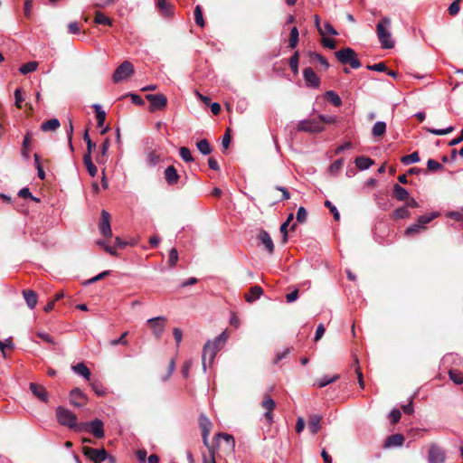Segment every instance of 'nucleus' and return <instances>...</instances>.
Returning a JSON list of instances; mask_svg holds the SVG:
<instances>
[{
	"label": "nucleus",
	"instance_id": "nucleus-1",
	"mask_svg": "<svg viewBox=\"0 0 463 463\" xmlns=\"http://www.w3.org/2000/svg\"><path fill=\"white\" fill-rule=\"evenodd\" d=\"M228 334L226 331L222 332L218 336H216L213 341H207L203 349V370L206 371V364L210 365L213 363L215 356L219 350L222 348L223 344L228 339Z\"/></svg>",
	"mask_w": 463,
	"mask_h": 463
},
{
	"label": "nucleus",
	"instance_id": "nucleus-2",
	"mask_svg": "<svg viewBox=\"0 0 463 463\" xmlns=\"http://www.w3.org/2000/svg\"><path fill=\"white\" fill-rule=\"evenodd\" d=\"M391 19L389 17H383L381 22L376 25V33L381 43V45L384 49H392L394 47V41L390 32Z\"/></svg>",
	"mask_w": 463,
	"mask_h": 463
},
{
	"label": "nucleus",
	"instance_id": "nucleus-3",
	"mask_svg": "<svg viewBox=\"0 0 463 463\" xmlns=\"http://www.w3.org/2000/svg\"><path fill=\"white\" fill-rule=\"evenodd\" d=\"M55 412L57 421L60 425L78 432L80 422H78V418L75 413L63 406H58Z\"/></svg>",
	"mask_w": 463,
	"mask_h": 463
},
{
	"label": "nucleus",
	"instance_id": "nucleus-4",
	"mask_svg": "<svg viewBox=\"0 0 463 463\" xmlns=\"http://www.w3.org/2000/svg\"><path fill=\"white\" fill-rule=\"evenodd\" d=\"M78 432H89L96 439H102L105 436L103 421L99 419H95L90 421L80 422Z\"/></svg>",
	"mask_w": 463,
	"mask_h": 463
},
{
	"label": "nucleus",
	"instance_id": "nucleus-5",
	"mask_svg": "<svg viewBox=\"0 0 463 463\" xmlns=\"http://www.w3.org/2000/svg\"><path fill=\"white\" fill-rule=\"evenodd\" d=\"M134 73L133 64L125 60L114 71L112 80L115 83L127 80Z\"/></svg>",
	"mask_w": 463,
	"mask_h": 463
},
{
	"label": "nucleus",
	"instance_id": "nucleus-6",
	"mask_svg": "<svg viewBox=\"0 0 463 463\" xmlns=\"http://www.w3.org/2000/svg\"><path fill=\"white\" fill-rule=\"evenodd\" d=\"M83 455L92 461L93 463H102L108 458V452L105 449H94L91 447H83L82 448Z\"/></svg>",
	"mask_w": 463,
	"mask_h": 463
},
{
	"label": "nucleus",
	"instance_id": "nucleus-7",
	"mask_svg": "<svg viewBox=\"0 0 463 463\" xmlns=\"http://www.w3.org/2000/svg\"><path fill=\"white\" fill-rule=\"evenodd\" d=\"M298 130L308 132V133H318L324 130V127L317 118L301 120L298 124Z\"/></svg>",
	"mask_w": 463,
	"mask_h": 463
},
{
	"label": "nucleus",
	"instance_id": "nucleus-8",
	"mask_svg": "<svg viewBox=\"0 0 463 463\" xmlns=\"http://www.w3.org/2000/svg\"><path fill=\"white\" fill-rule=\"evenodd\" d=\"M445 451L436 443H431L428 450V463H444Z\"/></svg>",
	"mask_w": 463,
	"mask_h": 463
},
{
	"label": "nucleus",
	"instance_id": "nucleus-9",
	"mask_svg": "<svg viewBox=\"0 0 463 463\" xmlns=\"http://www.w3.org/2000/svg\"><path fill=\"white\" fill-rule=\"evenodd\" d=\"M146 99L149 101V110H160L166 107L167 99L162 94H147L146 95Z\"/></svg>",
	"mask_w": 463,
	"mask_h": 463
},
{
	"label": "nucleus",
	"instance_id": "nucleus-10",
	"mask_svg": "<svg viewBox=\"0 0 463 463\" xmlns=\"http://www.w3.org/2000/svg\"><path fill=\"white\" fill-rule=\"evenodd\" d=\"M147 324L150 325V327L153 331L154 335L156 338H160L165 327V317H156L147 319Z\"/></svg>",
	"mask_w": 463,
	"mask_h": 463
},
{
	"label": "nucleus",
	"instance_id": "nucleus-11",
	"mask_svg": "<svg viewBox=\"0 0 463 463\" xmlns=\"http://www.w3.org/2000/svg\"><path fill=\"white\" fill-rule=\"evenodd\" d=\"M99 230L104 237H110L112 235L110 214L106 210L101 211Z\"/></svg>",
	"mask_w": 463,
	"mask_h": 463
},
{
	"label": "nucleus",
	"instance_id": "nucleus-12",
	"mask_svg": "<svg viewBox=\"0 0 463 463\" xmlns=\"http://www.w3.org/2000/svg\"><path fill=\"white\" fill-rule=\"evenodd\" d=\"M70 402L80 408L87 403V397L80 388H74L70 392Z\"/></svg>",
	"mask_w": 463,
	"mask_h": 463
},
{
	"label": "nucleus",
	"instance_id": "nucleus-13",
	"mask_svg": "<svg viewBox=\"0 0 463 463\" xmlns=\"http://www.w3.org/2000/svg\"><path fill=\"white\" fill-rule=\"evenodd\" d=\"M303 77L307 87L314 89L319 87L320 80L312 68H305L303 70Z\"/></svg>",
	"mask_w": 463,
	"mask_h": 463
},
{
	"label": "nucleus",
	"instance_id": "nucleus-14",
	"mask_svg": "<svg viewBox=\"0 0 463 463\" xmlns=\"http://www.w3.org/2000/svg\"><path fill=\"white\" fill-rule=\"evenodd\" d=\"M29 388H30L31 392H33V394L37 399H39L40 401H42L45 403L48 402L49 395H48V392L44 386L35 383H31Z\"/></svg>",
	"mask_w": 463,
	"mask_h": 463
},
{
	"label": "nucleus",
	"instance_id": "nucleus-15",
	"mask_svg": "<svg viewBox=\"0 0 463 463\" xmlns=\"http://www.w3.org/2000/svg\"><path fill=\"white\" fill-rule=\"evenodd\" d=\"M258 240L261 244L264 245L269 254L274 253L275 246L269 233L267 231L261 230L258 235Z\"/></svg>",
	"mask_w": 463,
	"mask_h": 463
},
{
	"label": "nucleus",
	"instance_id": "nucleus-16",
	"mask_svg": "<svg viewBox=\"0 0 463 463\" xmlns=\"http://www.w3.org/2000/svg\"><path fill=\"white\" fill-rule=\"evenodd\" d=\"M404 440H405V439L402 434H400V433L392 434L386 438L383 447L385 449L401 447V446H402Z\"/></svg>",
	"mask_w": 463,
	"mask_h": 463
},
{
	"label": "nucleus",
	"instance_id": "nucleus-17",
	"mask_svg": "<svg viewBox=\"0 0 463 463\" xmlns=\"http://www.w3.org/2000/svg\"><path fill=\"white\" fill-rule=\"evenodd\" d=\"M322 416L319 414H311L308 417L307 427L312 434H317L321 430Z\"/></svg>",
	"mask_w": 463,
	"mask_h": 463
},
{
	"label": "nucleus",
	"instance_id": "nucleus-18",
	"mask_svg": "<svg viewBox=\"0 0 463 463\" xmlns=\"http://www.w3.org/2000/svg\"><path fill=\"white\" fill-rule=\"evenodd\" d=\"M156 7L165 17H170L174 14L175 6L168 0H157Z\"/></svg>",
	"mask_w": 463,
	"mask_h": 463
},
{
	"label": "nucleus",
	"instance_id": "nucleus-19",
	"mask_svg": "<svg viewBox=\"0 0 463 463\" xmlns=\"http://www.w3.org/2000/svg\"><path fill=\"white\" fill-rule=\"evenodd\" d=\"M179 178H180V176H179L177 170L175 169V166L169 165L165 168V182L167 183V184H169V185L175 184L178 182Z\"/></svg>",
	"mask_w": 463,
	"mask_h": 463
},
{
	"label": "nucleus",
	"instance_id": "nucleus-20",
	"mask_svg": "<svg viewBox=\"0 0 463 463\" xmlns=\"http://www.w3.org/2000/svg\"><path fill=\"white\" fill-rule=\"evenodd\" d=\"M199 424H200V427L203 430V441H204V444H206L207 442V437L210 433V430H211V427H212V422L210 421V420L203 414H201L200 417H199Z\"/></svg>",
	"mask_w": 463,
	"mask_h": 463
},
{
	"label": "nucleus",
	"instance_id": "nucleus-21",
	"mask_svg": "<svg viewBox=\"0 0 463 463\" xmlns=\"http://www.w3.org/2000/svg\"><path fill=\"white\" fill-rule=\"evenodd\" d=\"M354 163L359 170L364 171L369 169L374 164V161L370 157L361 156L355 158Z\"/></svg>",
	"mask_w": 463,
	"mask_h": 463
},
{
	"label": "nucleus",
	"instance_id": "nucleus-22",
	"mask_svg": "<svg viewBox=\"0 0 463 463\" xmlns=\"http://www.w3.org/2000/svg\"><path fill=\"white\" fill-rule=\"evenodd\" d=\"M392 196L400 202L406 201L409 197V192L398 184L392 187Z\"/></svg>",
	"mask_w": 463,
	"mask_h": 463
},
{
	"label": "nucleus",
	"instance_id": "nucleus-23",
	"mask_svg": "<svg viewBox=\"0 0 463 463\" xmlns=\"http://www.w3.org/2000/svg\"><path fill=\"white\" fill-rule=\"evenodd\" d=\"M24 300L30 309H33L37 304V295L33 290L25 289L23 291Z\"/></svg>",
	"mask_w": 463,
	"mask_h": 463
},
{
	"label": "nucleus",
	"instance_id": "nucleus-24",
	"mask_svg": "<svg viewBox=\"0 0 463 463\" xmlns=\"http://www.w3.org/2000/svg\"><path fill=\"white\" fill-rule=\"evenodd\" d=\"M263 294V289L260 286H253L250 288L249 293L245 295V299L249 303H252Z\"/></svg>",
	"mask_w": 463,
	"mask_h": 463
},
{
	"label": "nucleus",
	"instance_id": "nucleus-25",
	"mask_svg": "<svg viewBox=\"0 0 463 463\" xmlns=\"http://www.w3.org/2000/svg\"><path fill=\"white\" fill-rule=\"evenodd\" d=\"M72 371L82 376L85 380H90V370L87 367V365L84 363H79L72 366Z\"/></svg>",
	"mask_w": 463,
	"mask_h": 463
},
{
	"label": "nucleus",
	"instance_id": "nucleus-26",
	"mask_svg": "<svg viewBox=\"0 0 463 463\" xmlns=\"http://www.w3.org/2000/svg\"><path fill=\"white\" fill-rule=\"evenodd\" d=\"M439 213L438 212H432L429 214H423V215H420L418 219H417V222L416 223H418L422 229H426V224H428L429 222H430L432 220H434L435 218H437L439 216Z\"/></svg>",
	"mask_w": 463,
	"mask_h": 463
},
{
	"label": "nucleus",
	"instance_id": "nucleus-27",
	"mask_svg": "<svg viewBox=\"0 0 463 463\" xmlns=\"http://www.w3.org/2000/svg\"><path fill=\"white\" fill-rule=\"evenodd\" d=\"M92 108L96 113L97 126L101 128L105 123L106 112L102 109V107L99 104H94L92 105Z\"/></svg>",
	"mask_w": 463,
	"mask_h": 463
},
{
	"label": "nucleus",
	"instance_id": "nucleus-28",
	"mask_svg": "<svg viewBox=\"0 0 463 463\" xmlns=\"http://www.w3.org/2000/svg\"><path fill=\"white\" fill-rule=\"evenodd\" d=\"M293 219H294V214L289 213L287 220L280 225L279 232L282 235V242L283 243L288 242V227Z\"/></svg>",
	"mask_w": 463,
	"mask_h": 463
},
{
	"label": "nucleus",
	"instance_id": "nucleus-29",
	"mask_svg": "<svg viewBox=\"0 0 463 463\" xmlns=\"http://www.w3.org/2000/svg\"><path fill=\"white\" fill-rule=\"evenodd\" d=\"M58 118H52L42 123L41 129L44 132L54 131L60 127Z\"/></svg>",
	"mask_w": 463,
	"mask_h": 463
},
{
	"label": "nucleus",
	"instance_id": "nucleus-30",
	"mask_svg": "<svg viewBox=\"0 0 463 463\" xmlns=\"http://www.w3.org/2000/svg\"><path fill=\"white\" fill-rule=\"evenodd\" d=\"M196 147L198 151L203 156L210 155L213 151V148L206 138L198 141L196 143Z\"/></svg>",
	"mask_w": 463,
	"mask_h": 463
},
{
	"label": "nucleus",
	"instance_id": "nucleus-31",
	"mask_svg": "<svg viewBox=\"0 0 463 463\" xmlns=\"http://www.w3.org/2000/svg\"><path fill=\"white\" fill-rule=\"evenodd\" d=\"M386 132V123L384 121H377L372 128V135L374 137H382Z\"/></svg>",
	"mask_w": 463,
	"mask_h": 463
},
{
	"label": "nucleus",
	"instance_id": "nucleus-32",
	"mask_svg": "<svg viewBox=\"0 0 463 463\" xmlns=\"http://www.w3.org/2000/svg\"><path fill=\"white\" fill-rule=\"evenodd\" d=\"M83 163L87 168L89 175L90 176L94 177L98 173V169H97L96 165L93 164V162L91 160V156H89L88 155H84L83 156Z\"/></svg>",
	"mask_w": 463,
	"mask_h": 463
},
{
	"label": "nucleus",
	"instance_id": "nucleus-33",
	"mask_svg": "<svg viewBox=\"0 0 463 463\" xmlns=\"http://www.w3.org/2000/svg\"><path fill=\"white\" fill-rule=\"evenodd\" d=\"M335 58H356V53L352 48L346 47L336 51Z\"/></svg>",
	"mask_w": 463,
	"mask_h": 463
},
{
	"label": "nucleus",
	"instance_id": "nucleus-34",
	"mask_svg": "<svg viewBox=\"0 0 463 463\" xmlns=\"http://www.w3.org/2000/svg\"><path fill=\"white\" fill-rule=\"evenodd\" d=\"M410 215H411V212L409 211V209L405 205L398 207L392 213V216L395 219H406V218H409Z\"/></svg>",
	"mask_w": 463,
	"mask_h": 463
},
{
	"label": "nucleus",
	"instance_id": "nucleus-35",
	"mask_svg": "<svg viewBox=\"0 0 463 463\" xmlns=\"http://www.w3.org/2000/svg\"><path fill=\"white\" fill-rule=\"evenodd\" d=\"M326 99L335 107H339L342 104L341 98L334 90H328L326 92Z\"/></svg>",
	"mask_w": 463,
	"mask_h": 463
},
{
	"label": "nucleus",
	"instance_id": "nucleus-36",
	"mask_svg": "<svg viewBox=\"0 0 463 463\" xmlns=\"http://www.w3.org/2000/svg\"><path fill=\"white\" fill-rule=\"evenodd\" d=\"M338 378H339L338 374H335L332 377L325 375L317 381L316 385L318 388H324L326 385H328L329 383L335 382Z\"/></svg>",
	"mask_w": 463,
	"mask_h": 463
},
{
	"label": "nucleus",
	"instance_id": "nucleus-37",
	"mask_svg": "<svg viewBox=\"0 0 463 463\" xmlns=\"http://www.w3.org/2000/svg\"><path fill=\"white\" fill-rule=\"evenodd\" d=\"M401 161H402V164H404L406 165L418 163L420 161L419 153L418 152H413V153H411L410 155L403 156L401 158Z\"/></svg>",
	"mask_w": 463,
	"mask_h": 463
},
{
	"label": "nucleus",
	"instance_id": "nucleus-38",
	"mask_svg": "<svg viewBox=\"0 0 463 463\" xmlns=\"http://www.w3.org/2000/svg\"><path fill=\"white\" fill-rule=\"evenodd\" d=\"M37 66H38V63L35 61H31L27 62V63L23 64L19 68V71L22 74L25 75L27 73L34 71L37 69Z\"/></svg>",
	"mask_w": 463,
	"mask_h": 463
},
{
	"label": "nucleus",
	"instance_id": "nucleus-39",
	"mask_svg": "<svg viewBox=\"0 0 463 463\" xmlns=\"http://www.w3.org/2000/svg\"><path fill=\"white\" fill-rule=\"evenodd\" d=\"M178 259H179V256H178L177 250L175 248H172L169 251V256H168V260H167L168 267L170 269L175 268L178 261Z\"/></svg>",
	"mask_w": 463,
	"mask_h": 463
},
{
	"label": "nucleus",
	"instance_id": "nucleus-40",
	"mask_svg": "<svg viewBox=\"0 0 463 463\" xmlns=\"http://www.w3.org/2000/svg\"><path fill=\"white\" fill-rule=\"evenodd\" d=\"M91 389L98 396H104L108 392L107 389L99 381H94L91 383Z\"/></svg>",
	"mask_w": 463,
	"mask_h": 463
},
{
	"label": "nucleus",
	"instance_id": "nucleus-41",
	"mask_svg": "<svg viewBox=\"0 0 463 463\" xmlns=\"http://www.w3.org/2000/svg\"><path fill=\"white\" fill-rule=\"evenodd\" d=\"M179 156L185 163H191L194 161V157L190 149L186 146H182L179 149Z\"/></svg>",
	"mask_w": 463,
	"mask_h": 463
},
{
	"label": "nucleus",
	"instance_id": "nucleus-42",
	"mask_svg": "<svg viewBox=\"0 0 463 463\" xmlns=\"http://www.w3.org/2000/svg\"><path fill=\"white\" fill-rule=\"evenodd\" d=\"M194 19H195V24L200 26V27H203L205 23H204V20H203V9H202V6L201 5H196L195 8H194Z\"/></svg>",
	"mask_w": 463,
	"mask_h": 463
},
{
	"label": "nucleus",
	"instance_id": "nucleus-43",
	"mask_svg": "<svg viewBox=\"0 0 463 463\" xmlns=\"http://www.w3.org/2000/svg\"><path fill=\"white\" fill-rule=\"evenodd\" d=\"M449 379L456 384H461L463 383V374L458 370L451 369L449 371Z\"/></svg>",
	"mask_w": 463,
	"mask_h": 463
},
{
	"label": "nucleus",
	"instance_id": "nucleus-44",
	"mask_svg": "<svg viewBox=\"0 0 463 463\" xmlns=\"http://www.w3.org/2000/svg\"><path fill=\"white\" fill-rule=\"evenodd\" d=\"M160 161V156L155 151H150L146 154V162L150 167L156 166Z\"/></svg>",
	"mask_w": 463,
	"mask_h": 463
},
{
	"label": "nucleus",
	"instance_id": "nucleus-45",
	"mask_svg": "<svg viewBox=\"0 0 463 463\" xmlns=\"http://www.w3.org/2000/svg\"><path fill=\"white\" fill-rule=\"evenodd\" d=\"M298 30L296 26L292 27L289 33V47L294 49L298 42Z\"/></svg>",
	"mask_w": 463,
	"mask_h": 463
},
{
	"label": "nucleus",
	"instance_id": "nucleus-46",
	"mask_svg": "<svg viewBox=\"0 0 463 463\" xmlns=\"http://www.w3.org/2000/svg\"><path fill=\"white\" fill-rule=\"evenodd\" d=\"M95 23L98 24L110 25L111 20L101 12H97L95 14Z\"/></svg>",
	"mask_w": 463,
	"mask_h": 463
},
{
	"label": "nucleus",
	"instance_id": "nucleus-47",
	"mask_svg": "<svg viewBox=\"0 0 463 463\" xmlns=\"http://www.w3.org/2000/svg\"><path fill=\"white\" fill-rule=\"evenodd\" d=\"M318 30L322 35L328 33L332 35H337L338 33L330 23H325L323 27H318Z\"/></svg>",
	"mask_w": 463,
	"mask_h": 463
},
{
	"label": "nucleus",
	"instance_id": "nucleus-48",
	"mask_svg": "<svg viewBox=\"0 0 463 463\" xmlns=\"http://www.w3.org/2000/svg\"><path fill=\"white\" fill-rule=\"evenodd\" d=\"M126 97H129L131 99L132 103L135 105H137V106L145 105V100L138 94L128 92V93L125 94L122 98H126Z\"/></svg>",
	"mask_w": 463,
	"mask_h": 463
},
{
	"label": "nucleus",
	"instance_id": "nucleus-49",
	"mask_svg": "<svg viewBox=\"0 0 463 463\" xmlns=\"http://www.w3.org/2000/svg\"><path fill=\"white\" fill-rule=\"evenodd\" d=\"M427 130L436 136H442L452 132L454 130V127L449 126L446 128H428Z\"/></svg>",
	"mask_w": 463,
	"mask_h": 463
},
{
	"label": "nucleus",
	"instance_id": "nucleus-50",
	"mask_svg": "<svg viewBox=\"0 0 463 463\" xmlns=\"http://www.w3.org/2000/svg\"><path fill=\"white\" fill-rule=\"evenodd\" d=\"M343 164H344L343 158H339V159L335 160L334 163H332L330 165V166L328 168L329 172L333 175L337 174L341 170Z\"/></svg>",
	"mask_w": 463,
	"mask_h": 463
},
{
	"label": "nucleus",
	"instance_id": "nucleus-51",
	"mask_svg": "<svg viewBox=\"0 0 463 463\" xmlns=\"http://www.w3.org/2000/svg\"><path fill=\"white\" fill-rule=\"evenodd\" d=\"M422 231H424V229H422L418 223L415 222V223H413V224H411V225H410L409 227L406 228L405 235L411 236V235H414L416 233H420Z\"/></svg>",
	"mask_w": 463,
	"mask_h": 463
},
{
	"label": "nucleus",
	"instance_id": "nucleus-52",
	"mask_svg": "<svg viewBox=\"0 0 463 463\" xmlns=\"http://www.w3.org/2000/svg\"><path fill=\"white\" fill-rule=\"evenodd\" d=\"M128 335V331L122 333L121 335L118 338L111 340L110 341V345L112 346H116V345H128V342L126 340V337H127Z\"/></svg>",
	"mask_w": 463,
	"mask_h": 463
},
{
	"label": "nucleus",
	"instance_id": "nucleus-53",
	"mask_svg": "<svg viewBox=\"0 0 463 463\" xmlns=\"http://www.w3.org/2000/svg\"><path fill=\"white\" fill-rule=\"evenodd\" d=\"M261 406L267 411H273L276 407L275 401L268 396L261 402Z\"/></svg>",
	"mask_w": 463,
	"mask_h": 463
},
{
	"label": "nucleus",
	"instance_id": "nucleus-54",
	"mask_svg": "<svg viewBox=\"0 0 463 463\" xmlns=\"http://www.w3.org/2000/svg\"><path fill=\"white\" fill-rule=\"evenodd\" d=\"M427 169L435 172L443 169V165L434 159H429L427 161Z\"/></svg>",
	"mask_w": 463,
	"mask_h": 463
},
{
	"label": "nucleus",
	"instance_id": "nucleus-55",
	"mask_svg": "<svg viewBox=\"0 0 463 463\" xmlns=\"http://www.w3.org/2000/svg\"><path fill=\"white\" fill-rule=\"evenodd\" d=\"M307 212L306 208L303 206H300L297 212V216H296L297 222L299 223H304L307 221Z\"/></svg>",
	"mask_w": 463,
	"mask_h": 463
},
{
	"label": "nucleus",
	"instance_id": "nucleus-56",
	"mask_svg": "<svg viewBox=\"0 0 463 463\" xmlns=\"http://www.w3.org/2000/svg\"><path fill=\"white\" fill-rule=\"evenodd\" d=\"M325 206L327 207L329 211L332 213L335 221L340 220V213L337 208L330 201L326 200L325 202Z\"/></svg>",
	"mask_w": 463,
	"mask_h": 463
},
{
	"label": "nucleus",
	"instance_id": "nucleus-57",
	"mask_svg": "<svg viewBox=\"0 0 463 463\" xmlns=\"http://www.w3.org/2000/svg\"><path fill=\"white\" fill-rule=\"evenodd\" d=\"M461 0H455L453 1L449 6V14L450 15H456L458 14L459 12V9H460V6H459V3H460Z\"/></svg>",
	"mask_w": 463,
	"mask_h": 463
},
{
	"label": "nucleus",
	"instance_id": "nucleus-58",
	"mask_svg": "<svg viewBox=\"0 0 463 463\" xmlns=\"http://www.w3.org/2000/svg\"><path fill=\"white\" fill-rule=\"evenodd\" d=\"M36 335L48 344L55 345L54 338L51 335H49L45 332L38 331V332H36Z\"/></svg>",
	"mask_w": 463,
	"mask_h": 463
},
{
	"label": "nucleus",
	"instance_id": "nucleus-59",
	"mask_svg": "<svg viewBox=\"0 0 463 463\" xmlns=\"http://www.w3.org/2000/svg\"><path fill=\"white\" fill-rule=\"evenodd\" d=\"M109 273H110V271H109V270H105V271H103V272H101V273H99V274L96 275L95 277H93V278H91V279H88V280L86 281V284H87V285L93 284V283H95V282L99 281V279H103V278H105V277L109 276Z\"/></svg>",
	"mask_w": 463,
	"mask_h": 463
},
{
	"label": "nucleus",
	"instance_id": "nucleus-60",
	"mask_svg": "<svg viewBox=\"0 0 463 463\" xmlns=\"http://www.w3.org/2000/svg\"><path fill=\"white\" fill-rule=\"evenodd\" d=\"M322 44L324 47L328 48L330 50L335 49V41L333 38L323 37Z\"/></svg>",
	"mask_w": 463,
	"mask_h": 463
},
{
	"label": "nucleus",
	"instance_id": "nucleus-61",
	"mask_svg": "<svg viewBox=\"0 0 463 463\" xmlns=\"http://www.w3.org/2000/svg\"><path fill=\"white\" fill-rule=\"evenodd\" d=\"M68 32L71 33V34H78L80 33V24L78 22H71L69 24H68Z\"/></svg>",
	"mask_w": 463,
	"mask_h": 463
},
{
	"label": "nucleus",
	"instance_id": "nucleus-62",
	"mask_svg": "<svg viewBox=\"0 0 463 463\" xmlns=\"http://www.w3.org/2000/svg\"><path fill=\"white\" fill-rule=\"evenodd\" d=\"M366 67H367V69H369L371 71H375L378 72H383V71H387V67H386L385 63H383V62H379L374 65H367Z\"/></svg>",
	"mask_w": 463,
	"mask_h": 463
},
{
	"label": "nucleus",
	"instance_id": "nucleus-63",
	"mask_svg": "<svg viewBox=\"0 0 463 463\" xmlns=\"http://www.w3.org/2000/svg\"><path fill=\"white\" fill-rule=\"evenodd\" d=\"M230 143H231V135H230V130L227 129V131L223 135L222 140V148L224 150H227L229 148Z\"/></svg>",
	"mask_w": 463,
	"mask_h": 463
},
{
	"label": "nucleus",
	"instance_id": "nucleus-64",
	"mask_svg": "<svg viewBox=\"0 0 463 463\" xmlns=\"http://www.w3.org/2000/svg\"><path fill=\"white\" fill-rule=\"evenodd\" d=\"M389 417L391 418V420H392L393 423H397V422L401 420L402 413H401L400 410H398V409H393V410L390 412Z\"/></svg>",
	"mask_w": 463,
	"mask_h": 463
}]
</instances>
